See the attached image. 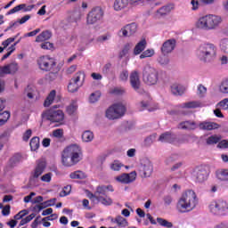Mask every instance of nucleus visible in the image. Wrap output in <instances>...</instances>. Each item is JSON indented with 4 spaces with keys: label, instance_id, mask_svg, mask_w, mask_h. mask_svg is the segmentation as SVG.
Listing matches in <instances>:
<instances>
[{
    "label": "nucleus",
    "instance_id": "1",
    "mask_svg": "<svg viewBox=\"0 0 228 228\" xmlns=\"http://www.w3.org/2000/svg\"><path fill=\"white\" fill-rule=\"evenodd\" d=\"M199 199L193 190H187L182 193L176 202V210L178 213H190L197 208Z\"/></svg>",
    "mask_w": 228,
    "mask_h": 228
},
{
    "label": "nucleus",
    "instance_id": "2",
    "mask_svg": "<svg viewBox=\"0 0 228 228\" xmlns=\"http://www.w3.org/2000/svg\"><path fill=\"white\" fill-rule=\"evenodd\" d=\"M83 159V150L77 144H71L65 148L61 155L63 167H74Z\"/></svg>",
    "mask_w": 228,
    "mask_h": 228
},
{
    "label": "nucleus",
    "instance_id": "3",
    "mask_svg": "<svg viewBox=\"0 0 228 228\" xmlns=\"http://www.w3.org/2000/svg\"><path fill=\"white\" fill-rule=\"evenodd\" d=\"M222 24V17L215 14H207L199 19L196 23V27L199 29H204L205 31H211L216 29L218 26Z\"/></svg>",
    "mask_w": 228,
    "mask_h": 228
},
{
    "label": "nucleus",
    "instance_id": "4",
    "mask_svg": "<svg viewBox=\"0 0 228 228\" xmlns=\"http://www.w3.org/2000/svg\"><path fill=\"white\" fill-rule=\"evenodd\" d=\"M198 56L201 61H211L216 58V45L207 43L200 46Z\"/></svg>",
    "mask_w": 228,
    "mask_h": 228
},
{
    "label": "nucleus",
    "instance_id": "5",
    "mask_svg": "<svg viewBox=\"0 0 228 228\" xmlns=\"http://www.w3.org/2000/svg\"><path fill=\"white\" fill-rule=\"evenodd\" d=\"M59 106L55 105L50 108L48 110L42 114L43 117L46 118V120L63 126L65 121V113L63 110H58Z\"/></svg>",
    "mask_w": 228,
    "mask_h": 228
},
{
    "label": "nucleus",
    "instance_id": "6",
    "mask_svg": "<svg viewBox=\"0 0 228 228\" xmlns=\"http://www.w3.org/2000/svg\"><path fill=\"white\" fill-rule=\"evenodd\" d=\"M142 79L146 85H156L159 79V73L151 65H146L142 69Z\"/></svg>",
    "mask_w": 228,
    "mask_h": 228
},
{
    "label": "nucleus",
    "instance_id": "7",
    "mask_svg": "<svg viewBox=\"0 0 228 228\" xmlns=\"http://www.w3.org/2000/svg\"><path fill=\"white\" fill-rule=\"evenodd\" d=\"M37 65L43 72H54L57 63L54 58L43 55L37 59Z\"/></svg>",
    "mask_w": 228,
    "mask_h": 228
},
{
    "label": "nucleus",
    "instance_id": "8",
    "mask_svg": "<svg viewBox=\"0 0 228 228\" xmlns=\"http://www.w3.org/2000/svg\"><path fill=\"white\" fill-rule=\"evenodd\" d=\"M104 19V10L101 6L94 7L86 15V24L92 26Z\"/></svg>",
    "mask_w": 228,
    "mask_h": 228
},
{
    "label": "nucleus",
    "instance_id": "9",
    "mask_svg": "<svg viewBox=\"0 0 228 228\" xmlns=\"http://www.w3.org/2000/svg\"><path fill=\"white\" fill-rule=\"evenodd\" d=\"M126 114V106L121 103H116L110 106L106 110V117L110 120H116L117 118H121Z\"/></svg>",
    "mask_w": 228,
    "mask_h": 228
},
{
    "label": "nucleus",
    "instance_id": "10",
    "mask_svg": "<svg viewBox=\"0 0 228 228\" xmlns=\"http://www.w3.org/2000/svg\"><path fill=\"white\" fill-rule=\"evenodd\" d=\"M210 172L209 167L199 166L193 169L192 178L194 179L195 183H204L208 181Z\"/></svg>",
    "mask_w": 228,
    "mask_h": 228
},
{
    "label": "nucleus",
    "instance_id": "11",
    "mask_svg": "<svg viewBox=\"0 0 228 228\" xmlns=\"http://www.w3.org/2000/svg\"><path fill=\"white\" fill-rule=\"evenodd\" d=\"M210 212L213 215H225L228 211V204L227 201L224 200H217L216 201H212L209 205Z\"/></svg>",
    "mask_w": 228,
    "mask_h": 228
},
{
    "label": "nucleus",
    "instance_id": "12",
    "mask_svg": "<svg viewBox=\"0 0 228 228\" xmlns=\"http://www.w3.org/2000/svg\"><path fill=\"white\" fill-rule=\"evenodd\" d=\"M113 186L111 185H101L96 187V191L94 193L89 192L87 194L88 199L95 202V200H99V198L106 197V193L108 191H114Z\"/></svg>",
    "mask_w": 228,
    "mask_h": 228
},
{
    "label": "nucleus",
    "instance_id": "13",
    "mask_svg": "<svg viewBox=\"0 0 228 228\" xmlns=\"http://www.w3.org/2000/svg\"><path fill=\"white\" fill-rule=\"evenodd\" d=\"M47 167V163L44 159H39L37 161V165L34 168V170L30 173V181H35L36 179H38L42 174L45 171V168Z\"/></svg>",
    "mask_w": 228,
    "mask_h": 228
},
{
    "label": "nucleus",
    "instance_id": "14",
    "mask_svg": "<svg viewBox=\"0 0 228 228\" xmlns=\"http://www.w3.org/2000/svg\"><path fill=\"white\" fill-rule=\"evenodd\" d=\"M16 72H19V63L16 61L0 67V77L4 75L15 76Z\"/></svg>",
    "mask_w": 228,
    "mask_h": 228
},
{
    "label": "nucleus",
    "instance_id": "15",
    "mask_svg": "<svg viewBox=\"0 0 228 228\" xmlns=\"http://www.w3.org/2000/svg\"><path fill=\"white\" fill-rule=\"evenodd\" d=\"M138 29V25L136 23L133 22L130 24L126 25L118 31L119 37H133L134 33H136Z\"/></svg>",
    "mask_w": 228,
    "mask_h": 228
},
{
    "label": "nucleus",
    "instance_id": "16",
    "mask_svg": "<svg viewBox=\"0 0 228 228\" xmlns=\"http://www.w3.org/2000/svg\"><path fill=\"white\" fill-rule=\"evenodd\" d=\"M177 44V41L175 39H168L165 41L161 47V53L163 54H169V53H172L174 49H175V45Z\"/></svg>",
    "mask_w": 228,
    "mask_h": 228
},
{
    "label": "nucleus",
    "instance_id": "17",
    "mask_svg": "<svg viewBox=\"0 0 228 228\" xmlns=\"http://www.w3.org/2000/svg\"><path fill=\"white\" fill-rule=\"evenodd\" d=\"M136 180V172H131L130 174H123L117 177V181L118 183H122L123 184H129V183H133Z\"/></svg>",
    "mask_w": 228,
    "mask_h": 228
},
{
    "label": "nucleus",
    "instance_id": "18",
    "mask_svg": "<svg viewBox=\"0 0 228 228\" xmlns=\"http://www.w3.org/2000/svg\"><path fill=\"white\" fill-rule=\"evenodd\" d=\"M130 85L132 88L135 90V92H138L140 86H142L138 71H134L130 74Z\"/></svg>",
    "mask_w": 228,
    "mask_h": 228
},
{
    "label": "nucleus",
    "instance_id": "19",
    "mask_svg": "<svg viewBox=\"0 0 228 228\" xmlns=\"http://www.w3.org/2000/svg\"><path fill=\"white\" fill-rule=\"evenodd\" d=\"M177 138L172 132H165L159 137V142L162 143H174Z\"/></svg>",
    "mask_w": 228,
    "mask_h": 228
},
{
    "label": "nucleus",
    "instance_id": "20",
    "mask_svg": "<svg viewBox=\"0 0 228 228\" xmlns=\"http://www.w3.org/2000/svg\"><path fill=\"white\" fill-rule=\"evenodd\" d=\"M35 8V4L32 5H26V4H20L19 5H16L14 8L11 9L7 12V15H12V13H17V12H20V10H23V12H31Z\"/></svg>",
    "mask_w": 228,
    "mask_h": 228
},
{
    "label": "nucleus",
    "instance_id": "21",
    "mask_svg": "<svg viewBox=\"0 0 228 228\" xmlns=\"http://www.w3.org/2000/svg\"><path fill=\"white\" fill-rule=\"evenodd\" d=\"M196 128L197 123L191 120L182 121L178 125V129H183L184 131H195Z\"/></svg>",
    "mask_w": 228,
    "mask_h": 228
},
{
    "label": "nucleus",
    "instance_id": "22",
    "mask_svg": "<svg viewBox=\"0 0 228 228\" xmlns=\"http://www.w3.org/2000/svg\"><path fill=\"white\" fill-rule=\"evenodd\" d=\"M199 127L203 131H213V129H218V127H220V125L215 122H201L200 123Z\"/></svg>",
    "mask_w": 228,
    "mask_h": 228
},
{
    "label": "nucleus",
    "instance_id": "23",
    "mask_svg": "<svg viewBox=\"0 0 228 228\" xmlns=\"http://www.w3.org/2000/svg\"><path fill=\"white\" fill-rule=\"evenodd\" d=\"M127 4H129V0H115L113 8L115 12H122L124 8H127Z\"/></svg>",
    "mask_w": 228,
    "mask_h": 228
},
{
    "label": "nucleus",
    "instance_id": "24",
    "mask_svg": "<svg viewBox=\"0 0 228 228\" xmlns=\"http://www.w3.org/2000/svg\"><path fill=\"white\" fill-rule=\"evenodd\" d=\"M153 170L152 164L151 162H146L142 167L141 172L142 173L143 177H151Z\"/></svg>",
    "mask_w": 228,
    "mask_h": 228
},
{
    "label": "nucleus",
    "instance_id": "25",
    "mask_svg": "<svg viewBox=\"0 0 228 228\" xmlns=\"http://www.w3.org/2000/svg\"><path fill=\"white\" fill-rule=\"evenodd\" d=\"M145 47H147V41L145 39H142L135 45L134 49V54L135 56H138V54H141V53H143V51H145Z\"/></svg>",
    "mask_w": 228,
    "mask_h": 228
},
{
    "label": "nucleus",
    "instance_id": "26",
    "mask_svg": "<svg viewBox=\"0 0 228 228\" xmlns=\"http://www.w3.org/2000/svg\"><path fill=\"white\" fill-rule=\"evenodd\" d=\"M85 71H78L75 74V76L71 78V81L77 83L80 86H83V83H85Z\"/></svg>",
    "mask_w": 228,
    "mask_h": 228
},
{
    "label": "nucleus",
    "instance_id": "27",
    "mask_svg": "<svg viewBox=\"0 0 228 228\" xmlns=\"http://www.w3.org/2000/svg\"><path fill=\"white\" fill-rule=\"evenodd\" d=\"M182 108H185L187 110H195L196 108H204V104L199 101H192L183 103Z\"/></svg>",
    "mask_w": 228,
    "mask_h": 228
},
{
    "label": "nucleus",
    "instance_id": "28",
    "mask_svg": "<svg viewBox=\"0 0 228 228\" xmlns=\"http://www.w3.org/2000/svg\"><path fill=\"white\" fill-rule=\"evenodd\" d=\"M186 88L181 86L180 84H173L171 86V93L173 95H183L184 94Z\"/></svg>",
    "mask_w": 228,
    "mask_h": 228
},
{
    "label": "nucleus",
    "instance_id": "29",
    "mask_svg": "<svg viewBox=\"0 0 228 228\" xmlns=\"http://www.w3.org/2000/svg\"><path fill=\"white\" fill-rule=\"evenodd\" d=\"M53 37V33L49 30L43 31L40 35H38L36 37V42H45L46 40H49Z\"/></svg>",
    "mask_w": 228,
    "mask_h": 228
},
{
    "label": "nucleus",
    "instance_id": "30",
    "mask_svg": "<svg viewBox=\"0 0 228 228\" xmlns=\"http://www.w3.org/2000/svg\"><path fill=\"white\" fill-rule=\"evenodd\" d=\"M54 97H56V90H52L46 99L45 100V108H49L53 102H54Z\"/></svg>",
    "mask_w": 228,
    "mask_h": 228
},
{
    "label": "nucleus",
    "instance_id": "31",
    "mask_svg": "<svg viewBox=\"0 0 228 228\" xmlns=\"http://www.w3.org/2000/svg\"><path fill=\"white\" fill-rule=\"evenodd\" d=\"M172 10H174V5H165L161 8H159L157 11V13H159V15H160V17H165V15H168V13H170V12H172Z\"/></svg>",
    "mask_w": 228,
    "mask_h": 228
},
{
    "label": "nucleus",
    "instance_id": "32",
    "mask_svg": "<svg viewBox=\"0 0 228 228\" xmlns=\"http://www.w3.org/2000/svg\"><path fill=\"white\" fill-rule=\"evenodd\" d=\"M220 140H222V136L214 134L207 138V145H216V143H219Z\"/></svg>",
    "mask_w": 228,
    "mask_h": 228
},
{
    "label": "nucleus",
    "instance_id": "33",
    "mask_svg": "<svg viewBox=\"0 0 228 228\" xmlns=\"http://www.w3.org/2000/svg\"><path fill=\"white\" fill-rule=\"evenodd\" d=\"M112 222H114V224H118V227H127V225H129L127 220L120 216H117L114 221L112 220Z\"/></svg>",
    "mask_w": 228,
    "mask_h": 228
},
{
    "label": "nucleus",
    "instance_id": "34",
    "mask_svg": "<svg viewBox=\"0 0 228 228\" xmlns=\"http://www.w3.org/2000/svg\"><path fill=\"white\" fill-rule=\"evenodd\" d=\"M31 151H38L40 147V138L33 137L29 142Z\"/></svg>",
    "mask_w": 228,
    "mask_h": 228
},
{
    "label": "nucleus",
    "instance_id": "35",
    "mask_svg": "<svg viewBox=\"0 0 228 228\" xmlns=\"http://www.w3.org/2000/svg\"><path fill=\"white\" fill-rule=\"evenodd\" d=\"M83 142H88L94 140V132L86 130L82 134Z\"/></svg>",
    "mask_w": 228,
    "mask_h": 228
},
{
    "label": "nucleus",
    "instance_id": "36",
    "mask_svg": "<svg viewBox=\"0 0 228 228\" xmlns=\"http://www.w3.org/2000/svg\"><path fill=\"white\" fill-rule=\"evenodd\" d=\"M216 177L220 181H228V169H222L216 172Z\"/></svg>",
    "mask_w": 228,
    "mask_h": 228
},
{
    "label": "nucleus",
    "instance_id": "37",
    "mask_svg": "<svg viewBox=\"0 0 228 228\" xmlns=\"http://www.w3.org/2000/svg\"><path fill=\"white\" fill-rule=\"evenodd\" d=\"M10 120V112L9 111H4L0 112V126H4Z\"/></svg>",
    "mask_w": 228,
    "mask_h": 228
},
{
    "label": "nucleus",
    "instance_id": "38",
    "mask_svg": "<svg viewBox=\"0 0 228 228\" xmlns=\"http://www.w3.org/2000/svg\"><path fill=\"white\" fill-rule=\"evenodd\" d=\"M70 179H86V175L83 171H75L70 173L69 175Z\"/></svg>",
    "mask_w": 228,
    "mask_h": 228
},
{
    "label": "nucleus",
    "instance_id": "39",
    "mask_svg": "<svg viewBox=\"0 0 228 228\" xmlns=\"http://www.w3.org/2000/svg\"><path fill=\"white\" fill-rule=\"evenodd\" d=\"M80 85L77 84V82L70 81L68 85V91L70 92L71 94H74L75 92H77L80 88Z\"/></svg>",
    "mask_w": 228,
    "mask_h": 228
},
{
    "label": "nucleus",
    "instance_id": "40",
    "mask_svg": "<svg viewBox=\"0 0 228 228\" xmlns=\"http://www.w3.org/2000/svg\"><path fill=\"white\" fill-rule=\"evenodd\" d=\"M95 200L101 202V204H103V206H111V204H113V200L108 196L98 198V200Z\"/></svg>",
    "mask_w": 228,
    "mask_h": 228
},
{
    "label": "nucleus",
    "instance_id": "41",
    "mask_svg": "<svg viewBox=\"0 0 228 228\" xmlns=\"http://www.w3.org/2000/svg\"><path fill=\"white\" fill-rule=\"evenodd\" d=\"M157 222L159 225L162 227H167V228H172L174 227V224L171 222L167 221V219L158 217Z\"/></svg>",
    "mask_w": 228,
    "mask_h": 228
},
{
    "label": "nucleus",
    "instance_id": "42",
    "mask_svg": "<svg viewBox=\"0 0 228 228\" xmlns=\"http://www.w3.org/2000/svg\"><path fill=\"white\" fill-rule=\"evenodd\" d=\"M101 93L100 91H96L93 94H91L90 97H89V102H91L92 104L97 102V101H99V99H101Z\"/></svg>",
    "mask_w": 228,
    "mask_h": 228
},
{
    "label": "nucleus",
    "instance_id": "43",
    "mask_svg": "<svg viewBox=\"0 0 228 228\" xmlns=\"http://www.w3.org/2000/svg\"><path fill=\"white\" fill-rule=\"evenodd\" d=\"M133 45L129 43L126 44L122 51L119 53V59L122 60L126 56Z\"/></svg>",
    "mask_w": 228,
    "mask_h": 228
},
{
    "label": "nucleus",
    "instance_id": "44",
    "mask_svg": "<svg viewBox=\"0 0 228 228\" xmlns=\"http://www.w3.org/2000/svg\"><path fill=\"white\" fill-rule=\"evenodd\" d=\"M152 56H154V49H147L140 55V59L143 60L145 58H152Z\"/></svg>",
    "mask_w": 228,
    "mask_h": 228
},
{
    "label": "nucleus",
    "instance_id": "45",
    "mask_svg": "<svg viewBox=\"0 0 228 228\" xmlns=\"http://www.w3.org/2000/svg\"><path fill=\"white\" fill-rule=\"evenodd\" d=\"M122 167H124V164H121L118 160H114V162L110 165L111 170H114L115 172H118Z\"/></svg>",
    "mask_w": 228,
    "mask_h": 228
},
{
    "label": "nucleus",
    "instance_id": "46",
    "mask_svg": "<svg viewBox=\"0 0 228 228\" xmlns=\"http://www.w3.org/2000/svg\"><path fill=\"white\" fill-rule=\"evenodd\" d=\"M58 77V71H50L46 76V81H54Z\"/></svg>",
    "mask_w": 228,
    "mask_h": 228
},
{
    "label": "nucleus",
    "instance_id": "47",
    "mask_svg": "<svg viewBox=\"0 0 228 228\" xmlns=\"http://www.w3.org/2000/svg\"><path fill=\"white\" fill-rule=\"evenodd\" d=\"M40 180L42 181V183H51V181L53 180V173H46L43 175Z\"/></svg>",
    "mask_w": 228,
    "mask_h": 228
},
{
    "label": "nucleus",
    "instance_id": "48",
    "mask_svg": "<svg viewBox=\"0 0 228 228\" xmlns=\"http://www.w3.org/2000/svg\"><path fill=\"white\" fill-rule=\"evenodd\" d=\"M216 108H221V110L228 109V98H224L216 104Z\"/></svg>",
    "mask_w": 228,
    "mask_h": 228
},
{
    "label": "nucleus",
    "instance_id": "49",
    "mask_svg": "<svg viewBox=\"0 0 228 228\" xmlns=\"http://www.w3.org/2000/svg\"><path fill=\"white\" fill-rule=\"evenodd\" d=\"M220 90L223 94H228V77L222 82Z\"/></svg>",
    "mask_w": 228,
    "mask_h": 228
},
{
    "label": "nucleus",
    "instance_id": "50",
    "mask_svg": "<svg viewBox=\"0 0 228 228\" xmlns=\"http://www.w3.org/2000/svg\"><path fill=\"white\" fill-rule=\"evenodd\" d=\"M207 92H208V88H206V86H204L202 84L199 85L198 94L200 95V97H204Z\"/></svg>",
    "mask_w": 228,
    "mask_h": 228
},
{
    "label": "nucleus",
    "instance_id": "51",
    "mask_svg": "<svg viewBox=\"0 0 228 228\" xmlns=\"http://www.w3.org/2000/svg\"><path fill=\"white\" fill-rule=\"evenodd\" d=\"M41 204L42 206H45V208H51L52 206H54V204H56V198L44 201Z\"/></svg>",
    "mask_w": 228,
    "mask_h": 228
},
{
    "label": "nucleus",
    "instance_id": "52",
    "mask_svg": "<svg viewBox=\"0 0 228 228\" xmlns=\"http://www.w3.org/2000/svg\"><path fill=\"white\" fill-rule=\"evenodd\" d=\"M124 92H125L124 89L115 87L114 89H111L109 93L111 95H122V94H124Z\"/></svg>",
    "mask_w": 228,
    "mask_h": 228
},
{
    "label": "nucleus",
    "instance_id": "53",
    "mask_svg": "<svg viewBox=\"0 0 228 228\" xmlns=\"http://www.w3.org/2000/svg\"><path fill=\"white\" fill-rule=\"evenodd\" d=\"M16 39H17V37H9L6 40H4V42H2V45H4V49H6V47H8V45H10V44L15 42Z\"/></svg>",
    "mask_w": 228,
    "mask_h": 228
},
{
    "label": "nucleus",
    "instance_id": "54",
    "mask_svg": "<svg viewBox=\"0 0 228 228\" xmlns=\"http://www.w3.org/2000/svg\"><path fill=\"white\" fill-rule=\"evenodd\" d=\"M16 39H17V37H9L6 40H4V42H2V45H4V49H6V47H8V45H10V44L15 42Z\"/></svg>",
    "mask_w": 228,
    "mask_h": 228
},
{
    "label": "nucleus",
    "instance_id": "55",
    "mask_svg": "<svg viewBox=\"0 0 228 228\" xmlns=\"http://www.w3.org/2000/svg\"><path fill=\"white\" fill-rule=\"evenodd\" d=\"M28 215V210L24 209L20 211L18 214L14 216L15 220H21V218H24Z\"/></svg>",
    "mask_w": 228,
    "mask_h": 228
},
{
    "label": "nucleus",
    "instance_id": "56",
    "mask_svg": "<svg viewBox=\"0 0 228 228\" xmlns=\"http://www.w3.org/2000/svg\"><path fill=\"white\" fill-rule=\"evenodd\" d=\"M58 218V214H51L50 216H46V217H44L42 219V222H53V220H57Z\"/></svg>",
    "mask_w": 228,
    "mask_h": 228
},
{
    "label": "nucleus",
    "instance_id": "57",
    "mask_svg": "<svg viewBox=\"0 0 228 228\" xmlns=\"http://www.w3.org/2000/svg\"><path fill=\"white\" fill-rule=\"evenodd\" d=\"M163 200L166 206H170V204H172V202L174 201V198H172L171 195H166L164 196Z\"/></svg>",
    "mask_w": 228,
    "mask_h": 228
},
{
    "label": "nucleus",
    "instance_id": "58",
    "mask_svg": "<svg viewBox=\"0 0 228 228\" xmlns=\"http://www.w3.org/2000/svg\"><path fill=\"white\" fill-rule=\"evenodd\" d=\"M20 161V155H19V154L14 155L10 159V163H11L12 167H13L16 163H19Z\"/></svg>",
    "mask_w": 228,
    "mask_h": 228
},
{
    "label": "nucleus",
    "instance_id": "59",
    "mask_svg": "<svg viewBox=\"0 0 228 228\" xmlns=\"http://www.w3.org/2000/svg\"><path fill=\"white\" fill-rule=\"evenodd\" d=\"M166 54H164L162 57L159 58V63H160V65H168V62L170 61L168 60V57L165 56Z\"/></svg>",
    "mask_w": 228,
    "mask_h": 228
},
{
    "label": "nucleus",
    "instance_id": "60",
    "mask_svg": "<svg viewBox=\"0 0 228 228\" xmlns=\"http://www.w3.org/2000/svg\"><path fill=\"white\" fill-rule=\"evenodd\" d=\"M129 77V72L127 70H123L119 75V79L121 81H127V78Z\"/></svg>",
    "mask_w": 228,
    "mask_h": 228
},
{
    "label": "nucleus",
    "instance_id": "61",
    "mask_svg": "<svg viewBox=\"0 0 228 228\" xmlns=\"http://www.w3.org/2000/svg\"><path fill=\"white\" fill-rule=\"evenodd\" d=\"M217 147L219 149H228V140L219 141Z\"/></svg>",
    "mask_w": 228,
    "mask_h": 228
},
{
    "label": "nucleus",
    "instance_id": "62",
    "mask_svg": "<svg viewBox=\"0 0 228 228\" xmlns=\"http://www.w3.org/2000/svg\"><path fill=\"white\" fill-rule=\"evenodd\" d=\"M190 135H182L177 141L176 143H188Z\"/></svg>",
    "mask_w": 228,
    "mask_h": 228
},
{
    "label": "nucleus",
    "instance_id": "63",
    "mask_svg": "<svg viewBox=\"0 0 228 228\" xmlns=\"http://www.w3.org/2000/svg\"><path fill=\"white\" fill-rule=\"evenodd\" d=\"M53 134L54 138H61L63 136V130L60 128L53 130Z\"/></svg>",
    "mask_w": 228,
    "mask_h": 228
},
{
    "label": "nucleus",
    "instance_id": "64",
    "mask_svg": "<svg viewBox=\"0 0 228 228\" xmlns=\"http://www.w3.org/2000/svg\"><path fill=\"white\" fill-rule=\"evenodd\" d=\"M53 45L51 42H45L41 44V49H53Z\"/></svg>",
    "mask_w": 228,
    "mask_h": 228
}]
</instances>
